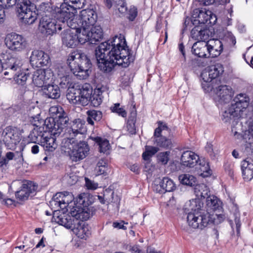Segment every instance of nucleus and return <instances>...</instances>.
Here are the masks:
<instances>
[{"label": "nucleus", "mask_w": 253, "mask_h": 253, "mask_svg": "<svg viewBox=\"0 0 253 253\" xmlns=\"http://www.w3.org/2000/svg\"><path fill=\"white\" fill-rule=\"evenodd\" d=\"M95 55L98 68L105 73L110 72L116 65L127 67L134 60L121 35L100 43L95 50Z\"/></svg>", "instance_id": "f257e3e1"}, {"label": "nucleus", "mask_w": 253, "mask_h": 253, "mask_svg": "<svg viewBox=\"0 0 253 253\" xmlns=\"http://www.w3.org/2000/svg\"><path fill=\"white\" fill-rule=\"evenodd\" d=\"M51 116L44 120V126L48 134L45 136V141H51L55 142L56 137L58 136L65 128L69 121L62 107L59 105L51 106L49 109Z\"/></svg>", "instance_id": "f03ea898"}, {"label": "nucleus", "mask_w": 253, "mask_h": 253, "mask_svg": "<svg viewBox=\"0 0 253 253\" xmlns=\"http://www.w3.org/2000/svg\"><path fill=\"white\" fill-rule=\"evenodd\" d=\"M81 208H76L70 212L71 215H61L57 222L68 229H71L81 239H86L88 236L87 227L82 225L81 221L89 218L90 213Z\"/></svg>", "instance_id": "7ed1b4c3"}, {"label": "nucleus", "mask_w": 253, "mask_h": 253, "mask_svg": "<svg viewBox=\"0 0 253 253\" xmlns=\"http://www.w3.org/2000/svg\"><path fill=\"white\" fill-rule=\"evenodd\" d=\"M68 63L70 70L79 79H84L89 76L91 63L87 55L81 50L72 52L68 57Z\"/></svg>", "instance_id": "20e7f679"}, {"label": "nucleus", "mask_w": 253, "mask_h": 253, "mask_svg": "<svg viewBox=\"0 0 253 253\" xmlns=\"http://www.w3.org/2000/svg\"><path fill=\"white\" fill-rule=\"evenodd\" d=\"M222 214H214L208 211H199L195 212H189L187 216L188 225L193 228L203 229L211 224L218 225L224 220Z\"/></svg>", "instance_id": "39448f33"}, {"label": "nucleus", "mask_w": 253, "mask_h": 253, "mask_svg": "<svg viewBox=\"0 0 253 253\" xmlns=\"http://www.w3.org/2000/svg\"><path fill=\"white\" fill-rule=\"evenodd\" d=\"M249 104V99L245 94L237 95L233 100L231 105L223 112L221 120L224 123H231L239 119L241 113L246 109Z\"/></svg>", "instance_id": "423d86ee"}, {"label": "nucleus", "mask_w": 253, "mask_h": 253, "mask_svg": "<svg viewBox=\"0 0 253 253\" xmlns=\"http://www.w3.org/2000/svg\"><path fill=\"white\" fill-rule=\"evenodd\" d=\"M181 162L182 165L189 168H193L199 164L200 166L199 169L203 172L201 173L203 176H208L211 174L209 163L204 159L201 160L199 156L192 151L184 152L181 157Z\"/></svg>", "instance_id": "0eeeda50"}, {"label": "nucleus", "mask_w": 253, "mask_h": 253, "mask_svg": "<svg viewBox=\"0 0 253 253\" xmlns=\"http://www.w3.org/2000/svg\"><path fill=\"white\" fill-rule=\"evenodd\" d=\"M76 10L73 7L70 6L67 3H63L60 7L58 9L55 15V18L59 22L64 24L66 22L68 27L76 28L78 31L75 19Z\"/></svg>", "instance_id": "6e6552de"}, {"label": "nucleus", "mask_w": 253, "mask_h": 253, "mask_svg": "<svg viewBox=\"0 0 253 253\" xmlns=\"http://www.w3.org/2000/svg\"><path fill=\"white\" fill-rule=\"evenodd\" d=\"M247 123L248 130L244 131L242 123L240 122L239 119L233 121L231 124V132L238 139L242 138L246 142H252L253 141V120L250 119Z\"/></svg>", "instance_id": "1a4fd4ad"}, {"label": "nucleus", "mask_w": 253, "mask_h": 253, "mask_svg": "<svg viewBox=\"0 0 253 253\" xmlns=\"http://www.w3.org/2000/svg\"><path fill=\"white\" fill-rule=\"evenodd\" d=\"M4 42L7 48L14 52H21L27 46L26 39L16 33L8 34L5 38Z\"/></svg>", "instance_id": "9d476101"}, {"label": "nucleus", "mask_w": 253, "mask_h": 253, "mask_svg": "<svg viewBox=\"0 0 253 253\" xmlns=\"http://www.w3.org/2000/svg\"><path fill=\"white\" fill-rule=\"evenodd\" d=\"M97 14L95 10L88 8L81 10L78 19H76V25L82 28H90L93 26L97 19Z\"/></svg>", "instance_id": "9b49d317"}, {"label": "nucleus", "mask_w": 253, "mask_h": 253, "mask_svg": "<svg viewBox=\"0 0 253 253\" xmlns=\"http://www.w3.org/2000/svg\"><path fill=\"white\" fill-rule=\"evenodd\" d=\"M22 65L20 58L18 57H11L2 63V71L3 75L8 76V79L14 78L17 72H21Z\"/></svg>", "instance_id": "f8f14e48"}, {"label": "nucleus", "mask_w": 253, "mask_h": 253, "mask_svg": "<svg viewBox=\"0 0 253 253\" xmlns=\"http://www.w3.org/2000/svg\"><path fill=\"white\" fill-rule=\"evenodd\" d=\"M57 23L56 19L50 18L46 15H42L40 22V29L42 34L46 35H52L62 29V24Z\"/></svg>", "instance_id": "ddd939ff"}, {"label": "nucleus", "mask_w": 253, "mask_h": 253, "mask_svg": "<svg viewBox=\"0 0 253 253\" xmlns=\"http://www.w3.org/2000/svg\"><path fill=\"white\" fill-rule=\"evenodd\" d=\"M38 186L31 181H25L22 184L20 189L15 192V197L20 201L27 200L29 197L35 195Z\"/></svg>", "instance_id": "4468645a"}, {"label": "nucleus", "mask_w": 253, "mask_h": 253, "mask_svg": "<svg viewBox=\"0 0 253 253\" xmlns=\"http://www.w3.org/2000/svg\"><path fill=\"white\" fill-rule=\"evenodd\" d=\"M31 64L41 67L47 66L50 61L49 55L42 50H34L30 56Z\"/></svg>", "instance_id": "2eb2a0df"}, {"label": "nucleus", "mask_w": 253, "mask_h": 253, "mask_svg": "<svg viewBox=\"0 0 253 253\" xmlns=\"http://www.w3.org/2000/svg\"><path fill=\"white\" fill-rule=\"evenodd\" d=\"M223 71L222 65L218 63L209 67L208 70H205L201 73V76L205 82L210 83L213 79L221 75Z\"/></svg>", "instance_id": "dca6fc26"}, {"label": "nucleus", "mask_w": 253, "mask_h": 253, "mask_svg": "<svg viewBox=\"0 0 253 253\" xmlns=\"http://www.w3.org/2000/svg\"><path fill=\"white\" fill-rule=\"evenodd\" d=\"M63 44L68 47L73 48L78 44V35L75 29L68 27L61 34Z\"/></svg>", "instance_id": "f3484780"}, {"label": "nucleus", "mask_w": 253, "mask_h": 253, "mask_svg": "<svg viewBox=\"0 0 253 253\" xmlns=\"http://www.w3.org/2000/svg\"><path fill=\"white\" fill-rule=\"evenodd\" d=\"M89 151L87 143H74L71 153V158L75 162L83 160L88 155Z\"/></svg>", "instance_id": "a211bd4d"}, {"label": "nucleus", "mask_w": 253, "mask_h": 253, "mask_svg": "<svg viewBox=\"0 0 253 253\" xmlns=\"http://www.w3.org/2000/svg\"><path fill=\"white\" fill-rule=\"evenodd\" d=\"M211 11L195 9L192 16L191 22L195 26H200L207 23L211 18Z\"/></svg>", "instance_id": "6ab92c4d"}, {"label": "nucleus", "mask_w": 253, "mask_h": 253, "mask_svg": "<svg viewBox=\"0 0 253 253\" xmlns=\"http://www.w3.org/2000/svg\"><path fill=\"white\" fill-rule=\"evenodd\" d=\"M169 130L166 124L162 122H159V127L156 128L154 132V137L156 138V142H171L172 136L169 135Z\"/></svg>", "instance_id": "aec40b11"}, {"label": "nucleus", "mask_w": 253, "mask_h": 253, "mask_svg": "<svg viewBox=\"0 0 253 253\" xmlns=\"http://www.w3.org/2000/svg\"><path fill=\"white\" fill-rule=\"evenodd\" d=\"M19 130L15 127H7L2 133L3 142H20L21 136Z\"/></svg>", "instance_id": "412c9836"}, {"label": "nucleus", "mask_w": 253, "mask_h": 253, "mask_svg": "<svg viewBox=\"0 0 253 253\" xmlns=\"http://www.w3.org/2000/svg\"><path fill=\"white\" fill-rule=\"evenodd\" d=\"M216 94L220 103H227L231 100L233 95V91L231 86L221 85L217 88Z\"/></svg>", "instance_id": "4be33fe9"}, {"label": "nucleus", "mask_w": 253, "mask_h": 253, "mask_svg": "<svg viewBox=\"0 0 253 253\" xmlns=\"http://www.w3.org/2000/svg\"><path fill=\"white\" fill-rule=\"evenodd\" d=\"M207 43L208 57H216L221 54L223 50V44L220 41L212 40Z\"/></svg>", "instance_id": "5701e85b"}, {"label": "nucleus", "mask_w": 253, "mask_h": 253, "mask_svg": "<svg viewBox=\"0 0 253 253\" xmlns=\"http://www.w3.org/2000/svg\"><path fill=\"white\" fill-rule=\"evenodd\" d=\"M75 202H76V206L71 209L70 212L76 208H81L89 212L87 207L92 204V198L89 194L85 193L80 194L77 198Z\"/></svg>", "instance_id": "b1692460"}, {"label": "nucleus", "mask_w": 253, "mask_h": 253, "mask_svg": "<svg viewBox=\"0 0 253 253\" xmlns=\"http://www.w3.org/2000/svg\"><path fill=\"white\" fill-rule=\"evenodd\" d=\"M192 52L199 57H208L207 43L203 41H198L192 47Z\"/></svg>", "instance_id": "393cba45"}, {"label": "nucleus", "mask_w": 253, "mask_h": 253, "mask_svg": "<svg viewBox=\"0 0 253 253\" xmlns=\"http://www.w3.org/2000/svg\"><path fill=\"white\" fill-rule=\"evenodd\" d=\"M42 89L43 94L48 98L57 99L60 96L59 87L56 84H45Z\"/></svg>", "instance_id": "a878e982"}, {"label": "nucleus", "mask_w": 253, "mask_h": 253, "mask_svg": "<svg viewBox=\"0 0 253 253\" xmlns=\"http://www.w3.org/2000/svg\"><path fill=\"white\" fill-rule=\"evenodd\" d=\"M221 202L214 195H210L206 199V211L211 213V212L221 209Z\"/></svg>", "instance_id": "bb28decb"}, {"label": "nucleus", "mask_w": 253, "mask_h": 253, "mask_svg": "<svg viewBox=\"0 0 253 253\" xmlns=\"http://www.w3.org/2000/svg\"><path fill=\"white\" fill-rule=\"evenodd\" d=\"M157 187V190L160 193L173 191L176 188L173 181L168 177H164L160 182L159 186L158 185Z\"/></svg>", "instance_id": "cd10ccee"}, {"label": "nucleus", "mask_w": 253, "mask_h": 253, "mask_svg": "<svg viewBox=\"0 0 253 253\" xmlns=\"http://www.w3.org/2000/svg\"><path fill=\"white\" fill-rule=\"evenodd\" d=\"M80 91V95L82 106H86L88 104L90 100L91 95L92 92V89L91 85L88 84H83L81 88H78Z\"/></svg>", "instance_id": "c85d7f7f"}, {"label": "nucleus", "mask_w": 253, "mask_h": 253, "mask_svg": "<svg viewBox=\"0 0 253 253\" xmlns=\"http://www.w3.org/2000/svg\"><path fill=\"white\" fill-rule=\"evenodd\" d=\"M241 169L243 178L246 181H250L253 178V163L244 160L242 162Z\"/></svg>", "instance_id": "c756f323"}, {"label": "nucleus", "mask_w": 253, "mask_h": 253, "mask_svg": "<svg viewBox=\"0 0 253 253\" xmlns=\"http://www.w3.org/2000/svg\"><path fill=\"white\" fill-rule=\"evenodd\" d=\"M88 32L90 36V43L91 44L95 43L103 37V31L99 25H94L93 26H91L88 29Z\"/></svg>", "instance_id": "7c9ffc66"}, {"label": "nucleus", "mask_w": 253, "mask_h": 253, "mask_svg": "<svg viewBox=\"0 0 253 253\" xmlns=\"http://www.w3.org/2000/svg\"><path fill=\"white\" fill-rule=\"evenodd\" d=\"M80 91L77 88L71 87L68 89V92L66 95L67 99L70 103L75 105H82Z\"/></svg>", "instance_id": "2f4dec72"}, {"label": "nucleus", "mask_w": 253, "mask_h": 253, "mask_svg": "<svg viewBox=\"0 0 253 253\" xmlns=\"http://www.w3.org/2000/svg\"><path fill=\"white\" fill-rule=\"evenodd\" d=\"M78 31H77V29L74 28L75 33L78 35V43L80 42L81 44L84 43L86 42H90V36L88 34L89 28H82L81 27L77 26Z\"/></svg>", "instance_id": "473e14b6"}, {"label": "nucleus", "mask_w": 253, "mask_h": 253, "mask_svg": "<svg viewBox=\"0 0 253 253\" xmlns=\"http://www.w3.org/2000/svg\"><path fill=\"white\" fill-rule=\"evenodd\" d=\"M194 189L195 193L198 198L207 199L211 195L209 189L204 184H196Z\"/></svg>", "instance_id": "72a5a7b5"}, {"label": "nucleus", "mask_w": 253, "mask_h": 253, "mask_svg": "<svg viewBox=\"0 0 253 253\" xmlns=\"http://www.w3.org/2000/svg\"><path fill=\"white\" fill-rule=\"evenodd\" d=\"M34 9H30L24 13L19 14V16L22 19L23 23L30 25L35 22L37 18V14Z\"/></svg>", "instance_id": "f704fd0d"}, {"label": "nucleus", "mask_w": 253, "mask_h": 253, "mask_svg": "<svg viewBox=\"0 0 253 253\" xmlns=\"http://www.w3.org/2000/svg\"><path fill=\"white\" fill-rule=\"evenodd\" d=\"M16 7L20 14L30 9H34L35 6L30 0H19Z\"/></svg>", "instance_id": "c9c22d12"}, {"label": "nucleus", "mask_w": 253, "mask_h": 253, "mask_svg": "<svg viewBox=\"0 0 253 253\" xmlns=\"http://www.w3.org/2000/svg\"><path fill=\"white\" fill-rule=\"evenodd\" d=\"M86 121L91 125H94V121L98 122L102 118V113L100 111L91 110L86 112Z\"/></svg>", "instance_id": "e433bc0d"}, {"label": "nucleus", "mask_w": 253, "mask_h": 253, "mask_svg": "<svg viewBox=\"0 0 253 253\" xmlns=\"http://www.w3.org/2000/svg\"><path fill=\"white\" fill-rule=\"evenodd\" d=\"M179 180L184 185L195 186L197 184L196 177L189 174H184L179 175Z\"/></svg>", "instance_id": "4c0bfd02"}, {"label": "nucleus", "mask_w": 253, "mask_h": 253, "mask_svg": "<svg viewBox=\"0 0 253 253\" xmlns=\"http://www.w3.org/2000/svg\"><path fill=\"white\" fill-rule=\"evenodd\" d=\"M53 74L56 79L71 74L69 69L67 66H62L60 65L56 66L53 72Z\"/></svg>", "instance_id": "58836bf2"}, {"label": "nucleus", "mask_w": 253, "mask_h": 253, "mask_svg": "<svg viewBox=\"0 0 253 253\" xmlns=\"http://www.w3.org/2000/svg\"><path fill=\"white\" fill-rule=\"evenodd\" d=\"M44 71H38L35 72L33 77V82L34 84L38 87H42L44 86L43 80Z\"/></svg>", "instance_id": "ea45409f"}, {"label": "nucleus", "mask_w": 253, "mask_h": 253, "mask_svg": "<svg viewBox=\"0 0 253 253\" xmlns=\"http://www.w3.org/2000/svg\"><path fill=\"white\" fill-rule=\"evenodd\" d=\"M159 150V149L157 147L146 145L145 146V150L142 154V158L145 161H148Z\"/></svg>", "instance_id": "a19ab883"}, {"label": "nucleus", "mask_w": 253, "mask_h": 253, "mask_svg": "<svg viewBox=\"0 0 253 253\" xmlns=\"http://www.w3.org/2000/svg\"><path fill=\"white\" fill-rule=\"evenodd\" d=\"M60 87L63 88H70L71 85L72 75H66L65 77L57 79Z\"/></svg>", "instance_id": "79ce46f5"}, {"label": "nucleus", "mask_w": 253, "mask_h": 253, "mask_svg": "<svg viewBox=\"0 0 253 253\" xmlns=\"http://www.w3.org/2000/svg\"><path fill=\"white\" fill-rule=\"evenodd\" d=\"M29 76V74L21 71L17 72L13 79L18 84L22 85L25 84Z\"/></svg>", "instance_id": "37998d69"}, {"label": "nucleus", "mask_w": 253, "mask_h": 253, "mask_svg": "<svg viewBox=\"0 0 253 253\" xmlns=\"http://www.w3.org/2000/svg\"><path fill=\"white\" fill-rule=\"evenodd\" d=\"M85 0H64V3L73 7L76 10L80 9L85 5Z\"/></svg>", "instance_id": "c03bdc74"}, {"label": "nucleus", "mask_w": 253, "mask_h": 253, "mask_svg": "<svg viewBox=\"0 0 253 253\" xmlns=\"http://www.w3.org/2000/svg\"><path fill=\"white\" fill-rule=\"evenodd\" d=\"M112 112L117 113L119 116L126 118L127 116V112L124 107L121 106L120 103H115L111 107Z\"/></svg>", "instance_id": "a18cd8bd"}, {"label": "nucleus", "mask_w": 253, "mask_h": 253, "mask_svg": "<svg viewBox=\"0 0 253 253\" xmlns=\"http://www.w3.org/2000/svg\"><path fill=\"white\" fill-rule=\"evenodd\" d=\"M63 192L57 193L53 196L52 201L50 202L51 205L59 207L60 209H64L65 206H62L61 199H62Z\"/></svg>", "instance_id": "49530a36"}, {"label": "nucleus", "mask_w": 253, "mask_h": 253, "mask_svg": "<svg viewBox=\"0 0 253 253\" xmlns=\"http://www.w3.org/2000/svg\"><path fill=\"white\" fill-rule=\"evenodd\" d=\"M189 210L191 212H195L199 211H203L204 210L201 209V203L199 200H192L189 201Z\"/></svg>", "instance_id": "de8ad7c7"}, {"label": "nucleus", "mask_w": 253, "mask_h": 253, "mask_svg": "<svg viewBox=\"0 0 253 253\" xmlns=\"http://www.w3.org/2000/svg\"><path fill=\"white\" fill-rule=\"evenodd\" d=\"M14 157V154L11 152H8L6 154L5 157H0V167L6 166L9 161L11 160Z\"/></svg>", "instance_id": "09e8293b"}, {"label": "nucleus", "mask_w": 253, "mask_h": 253, "mask_svg": "<svg viewBox=\"0 0 253 253\" xmlns=\"http://www.w3.org/2000/svg\"><path fill=\"white\" fill-rule=\"evenodd\" d=\"M72 199L73 195L71 193L67 191L63 192L62 199H61L62 206H65V208H66L72 202Z\"/></svg>", "instance_id": "8fccbe9b"}, {"label": "nucleus", "mask_w": 253, "mask_h": 253, "mask_svg": "<svg viewBox=\"0 0 253 253\" xmlns=\"http://www.w3.org/2000/svg\"><path fill=\"white\" fill-rule=\"evenodd\" d=\"M234 222L236 224V232H237V236H240V229H241V223L240 221V214L239 212H236L234 214Z\"/></svg>", "instance_id": "3c124183"}, {"label": "nucleus", "mask_w": 253, "mask_h": 253, "mask_svg": "<svg viewBox=\"0 0 253 253\" xmlns=\"http://www.w3.org/2000/svg\"><path fill=\"white\" fill-rule=\"evenodd\" d=\"M202 28L199 26H195L191 31V36L192 39L200 41V33Z\"/></svg>", "instance_id": "603ef678"}, {"label": "nucleus", "mask_w": 253, "mask_h": 253, "mask_svg": "<svg viewBox=\"0 0 253 253\" xmlns=\"http://www.w3.org/2000/svg\"><path fill=\"white\" fill-rule=\"evenodd\" d=\"M224 38L230 46H234L236 44V38L231 32H227L225 34Z\"/></svg>", "instance_id": "864d4df0"}, {"label": "nucleus", "mask_w": 253, "mask_h": 253, "mask_svg": "<svg viewBox=\"0 0 253 253\" xmlns=\"http://www.w3.org/2000/svg\"><path fill=\"white\" fill-rule=\"evenodd\" d=\"M74 143H62L61 150L65 153L68 154L71 157V153Z\"/></svg>", "instance_id": "5fc2aeb1"}, {"label": "nucleus", "mask_w": 253, "mask_h": 253, "mask_svg": "<svg viewBox=\"0 0 253 253\" xmlns=\"http://www.w3.org/2000/svg\"><path fill=\"white\" fill-rule=\"evenodd\" d=\"M103 97H100L98 96H94V95L93 94L92 96L90 97V100L91 105L94 107H98L99 106L103 100Z\"/></svg>", "instance_id": "6e6d98bb"}, {"label": "nucleus", "mask_w": 253, "mask_h": 253, "mask_svg": "<svg viewBox=\"0 0 253 253\" xmlns=\"http://www.w3.org/2000/svg\"><path fill=\"white\" fill-rule=\"evenodd\" d=\"M17 0H0V5L4 9L14 5Z\"/></svg>", "instance_id": "4d7b16f0"}, {"label": "nucleus", "mask_w": 253, "mask_h": 253, "mask_svg": "<svg viewBox=\"0 0 253 253\" xmlns=\"http://www.w3.org/2000/svg\"><path fill=\"white\" fill-rule=\"evenodd\" d=\"M40 114H38L36 116H31V118L32 119L31 120V122L33 124V126H36L37 127H40V126L43 123V125H44V120L40 119Z\"/></svg>", "instance_id": "13d9d810"}, {"label": "nucleus", "mask_w": 253, "mask_h": 253, "mask_svg": "<svg viewBox=\"0 0 253 253\" xmlns=\"http://www.w3.org/2000/svg\"><path fill=\"white\" fill-rule=\"evenodd\" d=\"M159 161L162 163L163 164H167L169 158V153L168 152H162L159 154L158 156Z\"/></svg>", "instance_id": "bf43d9fd"}, {"label": "nucleus", "mask_w": 253, "mask_h": 253, "mask_svg": "<svg viewBox=\"0 0 253 253\" xmlns=\"http://www.w3.org/2000/svg\"><path fill=\"white\" fill-rule=\"evenodd\" d=\"M41 143L44 150L48 152H53L57 147V143Z\"/></svg>", "instance_id": "052dcab7"}, {"label": "nucleus", "mask_w": 253, "mask_h": 253, "mask_svg": "<svg viewBox=\"0 0 253 253\" xmlns=\"http://www.w3.org/2000/svg\"><path fill=\"white\" fill-rule=\"evenodd\" d=\"M234 166L233 164L226 163L224 165L225 170L231 177L234 176Z\"/></svg>", "instance_id": "680f3d73"}, {"label": "nucleus", "mask_w": 253, "mask_h": 253, "mask_svg": "<svg viewBox=\"0 0 253 253\" xmlns=\"http://www.w3.org/2000/svg\"><path fill=\"white\" fill-rule=\"evenodd\" d=\"M205 149L211 157H214L215 154L217 152V150H215V148L213 147L212 143H207L205 147Z\"/></svg>", "instance_id": "e2e57ef3"}, {"label": "nucleus", "mask_w": 253, "mask_h": 253, "mask_svg": "<svg viewBox=\"0 0 253 253\" xmlns=\"http://www.w3.org/2000/svg\"><path fill=\"white\" fill-rule=\"evenodd\" d=\"M99 145V151L101 153H108V151L110 149L111 146L110 143H97Z\"/></svg>", "instance_id": "0e129e2a"}, {"label": "nucleus", "mask_w": 253, "mask_h": 253, "mask_svg": "<svg viewBox=\"0 0 253 253\" xmlns=\"http://www.w3.org/2000/svg\"><path fill=\"white\" fill-rule=\"evenodd\" d=\"M126 127L128 131L130 134H133L135 133V123H133V120H128Z\"/></svg>", "instance_id": "69168bd1"}, {"label": "nucleus", "mask_w": 253, "mask_h": 253, "mask_svg": "<svg viewBox=\"0 0 253 253\" xmlns=\"http://www.w3.org/2000/svg\"><path fill=\"white\" fill-rule=\"evenodd\" d=\"M85 185L87 189H96L98 187V184L89 180L87 178H85Z\"/></svg>", "instance_id": "338daca9"}, {"label": "nucleus", "mask_w": 253, "mask_h": 253, "mask_svg": "<svg viewBox=\"0 0 253 253\" xmlns=\"http://www.w3.org/2000/svg\"><path fill=\"white\" fill-rule=\"evenodd\" d=\"M137 14V8L134 6L130 7L128 11V18L130 20L133 21Z\"/></svg>", "instance_id": "774afa93"}]
</instances>
